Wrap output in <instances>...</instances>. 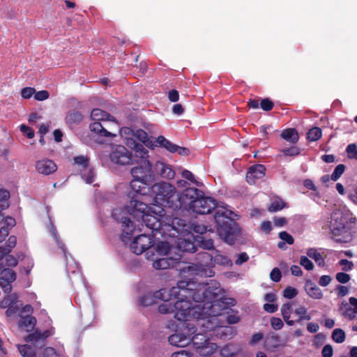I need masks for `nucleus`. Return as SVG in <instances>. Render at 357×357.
I'll return each instance as SVG.
<instances>
[{
  "label": "nucleus",
  "instance_id": "nucleus-1",
  "mask_svg": "<svg viewBox=\"0 0 357 357\" xmlns=\"http://www.w3.org/2000/svg\"><path fill=\"white\" fill-rule=\"evenodd\" d=\"M182 207H188L197 214H209L215 210L214 220L217 233L226 243L232 245L238 234L236 222L231 218L232 211L224 206H219L215 199L204 196L196 188H187L181 193Z\"/></svg>",
  "mask_w": 357,
  "mask_h": 357
},
{
  "label": "nucleus",
  "instance_id": "nucleus-2",
  "mask_svg": "<svg viewBox=\"0 0 357 357\" xmlns=\"http://www.w3.org/2000/svg\"><path fill=\"white\" fill-rule=\"evenodd\" d=\"M149 209L146 204L132 197L123 210L116 208L113 211L112 216L121 224V238L123 241L130 240L136 231H140L139 225H144L152 233L160 229V222L157 217L149 213Z\"/></svg>",
  "mask_w": 357,
  "mask_h": 357
},
{
  "label": "nucleus",
  "instance_id": "nucleus-3",
  "mask_svg": "<svg viewBox=\"0 0 357 357\" xmlns=\"http://www.w3.org/2000/svg\"><path fill=\"white\" fill-rule=\"evenodd\" d=\"M193 287L190 286L188 296H191L195 303H204L212 313L215 312V309L228 310L230 306L236 305L235 299L220 296L222 289L220 284L215 281L199 289H194Z\"/></svg>",
  "mask_w": 357,
  "mask_h": 357
},
{
  "label": "nucleus",
  "instance_id": "nucleus-4",
  "mask_svg": "<svg viewBox=\"0 0 357 357\" xmlns=\"http://www.w3.org/2000/svg\"><path fill=\"white\" fill-rule=\"evenodd\" d=\"M190 286H195L190 281H178L177 286L173 287L169 289H162L155 291V296L162 298H167V296H174V318L178 321H187V313L191 305V296H187L190 294Z\"/></svg>",
  "mask_w": 357,
  "mask_h": 357
},
{
  "label": "nucleus",
  "instance_id": "nucleus-5",
  "mask_svg": "<svg viewBox=\"0 0 357 357\" xmlns=\"http://www.w3.org/2000/svg\"><path fill=\"white\" fill-rule=\"evenodd\" d=\"M149 195L154 197L155 202L174 210L182 208L181 194L179 195L174 185L167 182L152 183Z\"/></svg>",
  "mask_w": 357,
  "mask_h": 357
},
{
  "label": "nucleus",
  "instance_id": "nucleus-6",
  "mask_svg": "<svg viewBox=\"0 0 357 357\" xmlns=\"http://www.w3.org/2000/svg\"><path fill=\"white\" fill-rule=\"evenodd\" d=\"M212 261V252H199L196 255L195 263L188 266V271L192 275L213 277L215 272L213 269Z\"/></svg>",
  "mask_w": 357,
  "mask_h": 357
},
{
  "label": "nucleus",
  "instance_id": "nucleus-7",
  "mask_svg": "<svg viewBox=\"0 0 357 357\" xmlns=\"http://www.w3.org/2000/svg\"><path fill=\"white\" fill-rule=\"evenodd\" d=\"M170 344L178 347H184L190 344V342L195 345L197 349H203L207 347L208 341L205 337L199 333L196 334L192 337L181 333H176L170 335L168 338Z\"/></svg>",
  "mask_w": 357,
  "mask_h": 357
},
{
  "label": "nucleus",
  "instance_id": "nucleus-8",
  "mask_svg": "<svg viewBox=\"0 0 357 357\" xmlns=\"http://www.w3.org/2000/svg\"><path fill=\"white\" fill-rule=\"evenodd\" d=\"M149 155L135 158L137 165L132 167L130 173L133 178H141L144 181L153 182L154 174L152 172L151 164L148 160Z\"/></svg>",
  "mask_w": 357,
  "mask_h": 357
},
{
  "label": "nucleus",
  "instance_id": "nucleus-9",
  "mask_svg": "<svg viewBox=\"0 0 357 357\" xmlns=\"http://www.w3.org/2000/svg\"><path fill=\"white\" fill-rule=\"evenodd\" d=\"M224 310L215 309V312L212 313L211 311L204 317V318L202 319V320L198 323L203 328V332L208 331H220L222 334H227V331H228L230 328L229 327H223L221 325V321L219 319V317L223 314Z\"/></svg>",
  "mask_w": 357,
  "mask_h": 357
},
{
  "label": "nucleus",
  "instance_id": "nucleus-10",
  "mask_svg": "<svg viewBox=\"0 0 357 357\" xmlns=\"http://www.w3.org/2000/svg\"><path fill=\"white\" fill-rule=\"evenodd\" d=\"M153 182L144 181L141 178H135L130 181V186L132 192H128V196L132 200V197H135L137 199H139V196L149 195L151 192V185Z\"/></svg>",
  "mask_w": 357,
  "mask_h": 357
},
{
  "label": "nucleus",
  "instance_id": "nucleus-11",
  "mask_svg": "<svg viewBox=\"0 0 357 357\" xmlns=\"http://www.w3.org/2000/svg\"><path fill=\"white\" fill-rule=\"evenodd\" d=\"M109 157L112 162L120 165H128L133 160L132 153L123 145L113 147Z\"/></svg>",
  "mask_w": 357,
  "mask_h": 357
},
{
  "label": "nucleus",
  "instance_id": "nucleus-12",
  "mask_svg": "<svg viewBox=\"0 0 357 357\" xmlns=\"http://www.w3.org/2000/svg\"><path fill=\"white\" fill-rule=\"evenodd\" d=\"M153 235L142 234L137 235L130 245V250L136 254L141 255L153 245Z\"/></svg>",
  "mask_w": 357,
  "mask_h": 357
},
{
  "label": "nucleus",
  "instance_id": "nucleus-13",
  "mask_svg": "<svg viewBox=\"0 0 357 357\" xmlns=\"http://www.w3.org/2000/svg\"><path fill=\"white\" fill-rule=\"evenodd\" d=\"M17 274L15 271L9 268H5L3 264H0V287L3 291L9 294L12 291V283L16 280Z\"/></svg>",
  "mask_w": 357,
  "mask_h": 357
},
{
  "label": "nucleus",
  "instance_id": "nucleus-14",
  "mask_svg": "<svg viewBox=\"0 0 357 357\" xmlns=\"http://www.w3.org/2000/svg\"><path fill=\"white\" fill-rule=\"evenodd\" d=\"M154 143L155 146L165 148L170 153L177 152L181 155H188L190 154V150L188 148L172 144L163 136H159Z\"/></svg>",
  "mask_w": 357,
  "mask_h": 357
},
{
  "label": "nucleus",
  "instance_id": "nucleus-15",
  "mask_svg": "<svg viewBox=\"0 0 357 357\" xmlns=\"http://www.w3.org/2000/svg\"><path fill=\"white\" fill-rule=\"evenodd\" d=\"M266 174V167L261 164L252 165L246 173V181L250 185L255 184L257 181L264 178Z\"/></svg>",
  "mask_w": 357,
  "mask_h": 357
},
{
  "label": "nucleus",
  "instance_id": "nucleus-16",
  "mask_svg": "<svg viewBox=\"0 0 357 357\" xmlns=\"http://www.w3.org/2000/svg\"><path fill=\"white\" fill-rule=\"evenodd\" d=\"M198 303L194 305L191 303L187 313V321L190 318H192L196 319L199 322L209 312L210 310L207 308V305H204L203 303Z\"/></svg>",
  "mask_w": 357,
  "mask_h": 357
},
{
  "label": "nucleus",
  "instance_id": "nucleus-17",
  "mask_svg": "<svg viewBox=\"0 0 357 357\" xmlns=\"http://www.w3.org/2000/svg\"><path fill=\"white\" fill-rule=\"evenodd\" d=\"M35 167L39 174L44 175L53 174L57 169L56 163L50 159H43L36 161Z\"/></svg>",
  "mask_w": 357,
  "mask_h": 357
},
{
  "label": "nucleus",
  "instance_id": "nucleus-18",
  "mask_svg": "<svg viewBox=\"0 0 357 357\" xmlns=\"http://www.w3.org/2000/svg\"><path fill=\"white\" fill-rule=\"evenodd\" d=\"M126 144L129 148L134 150V159L149 155L148 150L144 148L142 143L137 142L134 137L127 138Z\"/></svg>",
  "mask_w": 357,
  "mask_h": 357
},
{
  "label": "nucleus",
  "instance_id": "nucleus-19",
  "mask_svg": "<svg viewBox=\"0 0 357 357\" xmlns=\"http://www.w3.org/2000/svg\"><path fill=\"white\" fill-rule=\"evenodd\" d=\"M306 294L313 299H321L323 297V293L319 287L311 280H307L304 286Z\"/></svg>",
  "mask_w": 357,
  "mask_h": 357
},
{
  "label": "nucleus",
  "instance_id": "nucleus-20",
  "mask_svg": "<svg viewBox=\"0 0 357 357\" xmlns=\"http://www.w3.org/2000/svg\"><path fill=\"white\" fill-rule=\"evenodd\" d=\"M90 130L99 137H113L116 135L112 134L105 128V126L102 125L101 122L95 121L89 125Z\"/></svg>",
  "mask_w": 357,
  "mask_h": 357
},
{
  "label": "nucleus",
  "instance_id": "nucleus-21",
  "mask_svg": "<svg viewBox=\"0 0 357 357\" xmlns=\"http://www.w3.org/2000/svg\"><path fill=\"white\" fill-rule=\"evenodd\" d=\"M158 299L162 300L163 303L158 306V312L161 314H174V296H167V298H162L160 297H156Z\"/></svg>",
  "mask_w": 357,
  "mask_h": 357
},
{
  "label": "nucleus",
  "instance_id": "nucleus-22",
  "mask_svg": "<svg viewBox=\"0 0 357 357\" xmlns=\"http://www.w3.org/2000/svg\"><path fill=\"white\" fill-rule=\"evenodd\" d=\"M213 257V268L215 265L220 266H231V261L225 255H222L218 250L213 249L212 251Z\"/></svg>",
  "mask_w": 357,
  "mask_h": 357
},
{
  "label": "nucleus",
  "instance_id": "nucleus-23",
  "mask_svg": "<svg viewBox=\"0 0 357 357\" xmlns=\"http://www.w3.org/2000/svg\"><path fill=\"white\" fill-rule=\"evenodd\" d=\"M91 117L92 120L98 122L112 121L113 119V116L109 113L98 108H95L91 111Z\"/></svg>",
  "mask_w": 357,
  "mask_h": 357
},
{
  "label": "nucleus",
  "instance_id": "nucleus-24",
  "mask_svg": "<svg viewBox=\"0 0 357 357\" xmlns=\"http://www.w3.org/2000/svg\"><path fill=\"white\" fill-rule=\"evenodd\" d=\"M280 310L285 323L289 326H294L295 321L290 319L291 314L293 312L291 303L289 302L283 304Z\"/></svg>",
  "mask_w": 357,
  "mask_h": 357
},
{
  "label": "nucleus",
  "instance_id": "nucleus-25",
  "mask_svg": "<svg viewBox=\"0 0 357 357\" xmlns=\"http://www.w3.org/2000/svg\"><path fill=\"white\" fill-rule=\"evenodd\" d=\"M280 136L282 139L291 144H296L299 139L298 133L295 128H287L282 130Z\"/></svg>",
  "mask_w": 357,
  "mask_h": 357
},
{
  "label": "nucleus",
  "instance_id": "nucleus-26",
  "mask_svg": "<svg viewBox=\"0 0 357 357\" xmlns=\"http://www.w3.org/2000/svg\"><path fill=\"white\" fill-rule=\"evenodd\" d=\"M36 324V319L31 315L22 316L19 326L24 328L26 331H32Z\"/></svg>",
  "mask_w": 357,
  "mask_h": 357
},
{
  "label": "nucleus",
  "instance_id": "nucleus-27",
  "mask_svg": "<svg viewBox=\"0 0 357 357\" xmlns=\"http://www.w3.org/2000/svg\"><path fill=\"white\" fill-rule=\"evenodd\" d=\"M178 248L182 252L193 253L196 252L197 248L194 242L185 238H179L178 241Z\"/></svg>",
  "mask_w": 357,
  "mask_h": 357
},
{
  "label": "nucleus",
  "instance_id": "nucleus-28",
  "mask_svg": "<svg viewBox=\"0 0 357 357\" xmlns=\"http://www.w3.org/2000/svg\"><path fill=\"white\" fill-rule=\"evenodd\" d=\"M174 265V260L172 258L162 257L155 259L153 263V267L157 270L167 269Z\"/></svg>",
  "mask_w": 357,
  "mask_h": 357
},
{
  "label": "nucleus",
  "instance_id": "nucleus-29",
  "mask_svg": "<svg viewBox=\"0 0 357 357\" xmlns=\"http://www.w3.org/2000/svg\"><path fill=\"white\" fill-rule=\"evenodd\" d=\"M82 120V114L75 110L70 111L66 116V121L69 126L78 125Z\"/></svg>",
  "mask_w": 357,
  "mask_h": 357
},
{
  "label": "nucleus",
  "instance_id": "nucleus-30",
  "mask_svg": "<svg viewBox=\"0 0 357 357\" xmlns=\"http://www.w3.org/2000/svg\"><path fill=\"white\" fill-rule=\"evenodd\" d=\"M157 167L162 177L167 179H172L174 178L175 172L169 165L161 162L158 165Z\"/></svg>",
  "mask_w": 357,
  "mask_h": 357
},
{
  "label": "nucleus",
  "instance_id": "nucleus-31",
  "mask_svg": "<svg viewBox=\"0 0 357 357\" xmlns=\"http://www.w3.org/2000/svg\"><path fill=\"white\" fill-rule=\"evenodd\" d=\"M294 314L297 317L295 323H301L303 321H309L311 319V316L307 313V308L301 305L294 311Z\"/></svg>",
  "mask_w": 357,
  "mask_h": 357
},
{
  "label": "nucleus",
  "instance_id": "nucleus-32",
  "mask_svg": "<svg viewBox=\"0 0 357 357\" xmlns=\"http://www.w3.org/2000/svg\"><path fill=\"white\" fill-rule=\"evenodd\" d=\"M345 219L342 213L334 212L331 215V221L330 226H334L336 228H345Z\"/></svg>",
  "mask_w": 357,
  "mask_h": 357
},
{
  "label": "nucleus",
  "instance_id": "nucleus-33",
  "mask_svg": "<svg viewBox=\"0 0 357 357\" xmlns=\"http://www.w3.org/2000/svg\"><path fill=\"white\" fill-rule=\"evenodd\" d=\"M18 303V296L17 294H8L0 301V307L2 309L8 308L11 305Z\"/></svg>",
  "mask_w": 357,
  "mask_h": 357
},
{
  "label": "nucleus",
  "instance_id": "nucleus-34",
  "mask_svg": "<svg viewBox=\"0 0 357 357\" xmlns=\"http://www.w3.org/2000/svg\"><path fill=\"white\" fill-rule=\"evenodd\" d=\"M307 255L309 257L313 259L316 264L319 266H324L325 264V261L321 253L318 252L317 250L314 248H310L307 251Z\"/></svg>",
  "mask_w": 357,
  "mask_h": 357
},
{
  "label": "nucleus",
  "instance_id": "nucleus-35",
  "mask_svg": "<svg viewBox=\"0 0 357 357\" xmlns=\"http://www.w3.org/2000/svg\"><path fill=\"white\" fill-rule=\"evenodd\" d=\"M155 298H157L155 296V292L154 293V295L147 294L140 298L139 304L143 307L151 306L155 303Z\"/></svg>",
  "mask_w": 357,
  "mask_h": 357
},
{
  "label": "nucleus",
  "instance_id": "nucleus-36",
  "mask_svg": "<svg viewBox=\"0 0 357 357\" xmlns=\"http://www.w3.org/2000/svg\"><path fill=\"white\" fill-rule=\"evenodd\" d=\"M330 229L332 234V238L334 241L338 243L344 242L341 236L345 232V228H336L334 226H330Z\"/></svg>",
  "mask_w": 357,
  "mask_h": 357
},
{
  "label": "nucleus",
  "instance_id": "nucleus-37",
  "mask_svg": "<svg viewBox=\"0 0 357 357\" xmlns=\"http://www.w3.org/2000/svg\"><path fill=\"white\" fill-rule=\"evenodd\" d=\"M19 352L23 357H36L33 349L29 345L24 344L18 347Z\"/></svg>",
  "mask_w": 357,
  "mask_h": 357
},
{
  "label": "nucleus",
  "instance_id": "nucleus-38",
  "mask_svg": "<svg viewBox=\"0 0 357 357\" xmlns=\"http://www.w3.org/2000/svg\"><path fill=\"white\" fill-rule=\"evenodd\" d=\"M322 131L320 128L314 127L307 132V139L310 142H315L321 137Z\"/></svg>",
  "mask_w": 357,
  "mask_h": 357
},
{
  "label": "nucleus",
  "instance_id": "nucleus-39",
  "mask_svg": "<svg viewBox=\"0 0 357 357\" xmlns=\"http://www.w3.org/2000/svg\"><path fill=\"white\" fill-rule=\"evenodd\" d=\"M331 337L337 343H342L345 340V333L341 328H335L332 333Z\"/></svg>",
  "mask_w": 357,
  "mask_h": 357
},
{
  "label": "nucleus",
  "instance_id": "nucleus-40",
  "mask_svg": "<svg viewBox=\"0 0 357 357\" xmlns=\"http://www.w3.org/2000/svg\"><path fill=\"white\" fill-rule=\"evenodd\" d=\"M280 151L285 156H297L301 153V149L296 146H291L289 148H283Z\"/></svg>",
  "mask_w": 357,
  "mask_h": 357
},
{
  "label": "nucleus",
  "instance_id": "nucleus-41",
  "mask_svg": "<svg viewBox=\"0 0 357 357\" xmlns=\"http://www.w3.org/2000/svg\"><path fill=\"white\" fill-rule=\"evenodd\" d=\"M3 223V225L1 227V229H4L7 230L8 232L10 230L16 225L15 220L10 216H4L3 219L1 221V223Z\"/></svg>",
  "mask_w": 357,
  "mask_h": 357
},
{
  "label": "nucleus",
  "instance_id": "nucleus-42",
  "mask_svg": "<svg viewBox=\"0 0 357 357\" xmlns=\"http://www.w3.org/2000/svg\"><path fill=\"white\" fill-rule=\"evenodd\" d=\"M201 239L197 241L199 245L204 250H213V241L211 238L206 239L204 237H201Z\"/></svg>",
  "mask_w": 357,
  "mask_h": 357
},
{
  "label": "nucleus",
  "instance_id": "nucleus-43",
  "mask_svg": "<svg viewBox=\"0 0 357 357\" xmlns=\"http://www.w3.org/2000/svg\"><path fill=\"white\" fill-rule=\"evenodd\" d=\"M285 206V203L281 199L274 200L268 206V210L270 212H276L281 211Z\"/></svg>",
  "mask_w": 357,
  "mask_h": 357
},
{
  "label": "nucleus",
  "instance_id": "nucleus-44",
  "mask_svg": "<svg viewBox=\"0 0 357 357\" xmlns=\"http://www.w3.org/2000/svg\"><path fill=\"white\" fill-rule=\"evenodd\" d=\"M345 165L343 164L338 165L334 169L333 172L331 174V180L336 181H337L340 176L343 174L345 171Z\"/></svg>",
  "mask_w": 357,
  "mask_h": 357
},
{
  "label": "nucleus",
  "instance_id": "nucleus-45",
  "mask_svg": "<svg viewBox=\"0 0 357 357\" xmlns=\"http://www.w3.org/2000/svg\"><path fill=\"white\" fill-rule=\"evenodd\" d=\"M169 245L167 241H160L157 243L155 250L160 255H165L169 252Z\"/></svg>",
  "mask_w": 357,
  "mask_h": 357
},
{
  "label": "nucleus",
  "instance_id": "nucleus-46",
  "mask_svg": "<svg viewBox=\"0 0 357 357\" xmlns=\"http://www.w3.org/2000/svg\"><path fill=\"white\" fill-rule=\"evenodd\" d=\"M298 293V291L296 288L288 286L283 290L282 295L286 298L292 299L297 296Z\"/></svg>",
  "mask_w": 357,
  "mask_h": 357
},
{
  "label": "nucleus",
  "instance_id": "nucleus-47",
  "mask_svg": "<svg viewBox=\"0 0 357 357\" xmlns=\"http://www.w3.org/2000/svg\"><path fill=\"white\" fill-rule=\"evenodd\" d=\"M346 152L349 159L357 160V146L356 144H349L346 148Z\"/></svg>",
  "mask_w": 357,
  "mask_h": 357
},
{
  "label": "nucleus",
  "instance_id": "nucleus-48",
  "mask_svg": "<svg viewBox=\"0 0 357 357\" xmlns=\"http://www.w3.org/2000/svg\"><path fill=\"white\" fill-rule=\"evenodd\" d=\"M134 137L137 138L140 143L145 144L148 141V135L146 132L142 129H138L134 133Z\"/></svg>",
  "mask_w": 357,
  "mask_h": 357
},
{
  "label": "nucleus",
  "instance_id": "nucleus-49",
  "mask_svg": "<svg viewBox=\"0 0 357 357\" xmlns=\"http://www.w3.org/2000/svg\"><path fill=\"white\" fill-rule=\"evenodd\" d=\"M25 340L28 342L36 343L39 340H41V333L36 330L33 333L28 335Z\"/></svg>",
  "mask_w": 357,
  "mask_h": 357
},
{
  "label": "nucleus",
  "instance_id": "nucleus-50",
  "mask_svg": "<svg viewBox=\"0 0 357 357\" xmlns=\"http://www.w3.org/2000/svg\"><path fill=\"white\" fill-rule=\"evenodd\" d=\"M260 107L264 111L269 112L273 108L274 103L269 98H264L261 100Z\"/></svg>",
  "mask_w": 357,
  "mask_h": 357
},
{
  "label": "nucleus",
  "instance_id": "nucleus-51",
  "mask_svg": "<svg viewBox=\"0 0 357 357\" xmlns=\"http://www.w3.org/2000/svg\"><path fill=\"white\" fill-rule=\"evenodd\" d=\"M345 307V310L343 312V315L348 317L349 319H353L356 317L357 312L356 310L352 308L348 303L343 304Z\"/></svg>",
  "mask_w": 357,
  "mask_h": 357
},
{
  "label": "nucleus",
  "instance_id": "nucleus-52",
  "mask_svg": "<svg viewBox=\"0 0 357 357\" xmlns=\"http://www.w3.org/2000/svg\"><path fill=\"white\" fill-rule=\"evenodd\" d=\"M300 264L307 271H311L314 268L313 263L306 256L301 257Z\"/></svg>",
  "mask_w": 357,
  "mask_h": 357
},
{
  "label": "nucleus",
  "instance_id": "nucleus-53",
  "mask_svg": "<svg viewBox=\"0 0 357 357\" xmlns=\"http://www.w3.org/2000/svg\"><path fill=\"white\" fill-rule=\"evenodd\" d=\"M36 89L33 87H24L21 90V96L24 99H29L34 95Z\"/></svg>",
  "mask_w": 357,
  "mask_h": 357
},
{
  "label": "nucleus",
  "instance_id": "nucleus-54",
  "mask_svg": "<svg viewBox=\"0 0 357 357\" xmlns=\"http://www.w3.org/2000/svg\"><path fill=\"white\" fill-rule=\"evenodd\" d=\"M50 93L47 90H41L34 93V99L38 101H43L48 99Z\"/></svg>",
  "mask_w": 357,
  "mask_h": 357
},
{
  "label": "nucleus",
  "instance_id": "nucleus-55",
  "mask_svg": "<svg viewBox=\"0 0 357 357\" xmlns=\"http://www.w3.org/2000/svg\"><path fill=\"white\" fill-rule=\"evenodd\" d=\"M20 131L29 139L34 137V130L24 124L20 126Z\"/></svg>",
  "mask_w": 357,
  "mask_h": 357
},
{
  "label": "nucleus",
  "instance_id": "nucleus-56",
  "mask_svg": "<svg viewBox=\"0 0 357 357\" xmlns=\"http://www.w3.org/2000/svg\"><path fill=\"white\" fill-rule=\"evenodd\" d=\"M281 278L282 273L280 270L277 267L273 268L270 273V278L271 279V280H273L275 282H278L280 281Z\"/></svg>",
  "mask_w": 357,
  "mask_h": 357
},
{
  "label": "nucleus",
  "instance_id": "nucleus-57",
  "mask_svg": "<svg viewBox=\"0 0 357 357\" xmlns=\"http://www.w3.org/2000/svg\"><path fill=\"white\" fill-rule=\"evenodd\" d=\"M279 237L284 242L288 243L289 245H292L294 242V238L292 237V236L290 235L289 233H287L285 231H280L279 233Z\"/></svg>",
  "mask_w": 357,
  "mask_h": 357
},
{
  "label": "nucleus",
  "instance_id": "nucleus-58",
  "mask_svg": "<svg viewBox=\"0 0 357 357\" xmlns=\"http://www.w3.org/2000/svg\"><path fill=\"white\" fill-rule=\"evenodd\" d=\"M335 279L340 283L345 284V283H347L350 280L351 278L348 273H343V272H339L336 274Z\"/></svg>",
  "mask_w": 357,
  "mask_h": 357
},
{
  "label": "nucleus",
  "instance_id": "nucleus-59",
  "mask_svg": "<svg viewBox=\"0 0 357 357\" xmlns=\"http://www.w3.org/2000/svg\"><path fill=\"white\" fill-rule=\"evenodd\" d=\"M182 176L184 178H185V179L191 181L192 183L196 184L197 186H200L201 185V184L198 181H197L195 180V176L193 175V174L191 172H190L189 170H187V169L183 170L182 172Z\"/></svg>",
  "mask_w": 357,
  "mask_h": 357
},
{
  "label": "nucleus",
  "instance_id": "nucleus-60",
  "mask_svg": "<svg viewBox=\"0 0 357 357\" xmlns=\"http://www.w3.org/2000/svg\"><path fill=\"white\" fill-rule=\"evenodd\" d=\"M271 326L274 330H280L284 324L280 318L272 317L271 319Z\"/></svg>",
  "mask_w": 357,
  "mask_h": 357
},
{
  "label": "nucleus",
  "instance_id": "nucleus-61",
  "mask_svg": "<svg viewBox=\"0 0 357 357\" xmlns=\"http://www.w3.org/2000/svg\"><path fill=\"white\" fill-rule=\"evenodd\" d=\"M6 266L8 267H15L18 264V260L16 257L8 254L5 258Z\"/></svg>",
  "mask_w": 357,
  "mask_h": 357
},
{
  "label": "nucleus",
  "instance_id": "nucleus-62",
  "mask_svg": "<svg viewBox=\"0 0 357 357\" xmlns=\"http://www.w3.org/2000/svg\"><path fill=\"white\" fill-rule=\"evenodd\" d=\"M339 264L342 266V270L344 271H348L353 268L354 264L352 261H349L346 259H342L339 261Z\"/></svg>",
  "mask_w": 357,
  "mask_h": 357
},
{
  "label": "nucleus",
  "instance_id": "nucleus-63",
  "mask_svg": "<svg viewBox=\"0 0 357 357\" xmlns=\"http://www.w3.org/2000/svg\"><path fill=\"white\" fill-rule=\"evenodd\" d=\"M20 310L19 306L17 305V303H15L14 305H11L9 306V307L6 310L5 314L6 316L8 317H13L15 314H16Z\"/></svg>",
  "mask_w": 357,
  "mask_h": 357
},
{
  "label": "nucleus",
  "instance_id": "nucleus-64",
  "mask_svg": "<svg viewBox=\"0 0 357 357\" xmlns=\"http://www.w3.org/2000/svg\"><path fill=\"white\" fill-rule=\"evenodd\" d=\"M333 354V349L331 344H326L321 351L322 357H332Z\"/></svg>",
  "mask_w": 357,
  "mask_h": 357
}]
</instances>
